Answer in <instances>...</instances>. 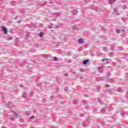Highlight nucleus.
Instances as JSON below:
<instances>
[{"label":"nucleus","mask_w":128,"mask_h":128,"mask_svg":"<svg viewBox=\"0 0 128 128\" xmlns=\"http://www.w3.org/2000/svg\"><path fill=\"white\" fill-rule=\"evenodd\" d=\"M110 82H114V80H112V79H110Z\"/></svg>","instance_id":"24"},{"label":"nucleus","mask_w":128,"mask_h":128,"mask_svg":"<svg viewBox=\"0 0 128 128\" xmlns=\"http://www.w3.org/2000/svg\"><path fill=\"white\" fill-rule=\"evenodd\" d=\"M80 116H84V113H81V114H80Z\"/></svg>","instance_id":"17"},{"label":"nucleus","mask_w":128,"mask_h":128,"mask_svg":"<svg viewBox=\"0 0 128 128\" xmlns=\"http://www.w3.org/2000/svg\"><path fill=\"white\" fill-rule=\"evenodd\" d=\"M90 62L89 60H86L83 61V64H86Z\"/></svg>","instance_id":"9"},{"label":"nucleus","mask_w":128,"mask_h":128,"mask_svg":"<svg viewBox=\"0 0 128 128\" xmlns=\"http://www.w3.org/2000/svg\"><path fill=\"white\" fill-rule=\"evenodd\" d=\"M106 88H110V85L106 84Z\"/></svg>","instance_id":"23"},{"label":"nucleus","mask_w":128,"mask_h":128,"mask_svg":"<svg viewBox=\"0 0 128 128\" xmlns=\"http://www.w3.org/2000/svg\"><path fill=\"white\" fill-rule=\"evenodd\" d=\"M122 116H128V112H122L121 114Z\"/></svg>","instance_id":"7"},{"label":"nucleus","mask_w":128,"mask_h":128,"mask_svg":"<svg viewBox=\"0 0 128 128\" xmlns=\"http://www.w3.org/2000/svg\"><path fill=\"white\" fill-rule=\"evenodd\" d=\"M32 118H34V115L30 118V120H32Z\"/></svg>","instance_id":"18"},{"label":"nucleus","mask_w":128,"mask_h":128,"mask_svg":"<svg viewBox=\"0 0 128 128\" xmlns=\"http://www.w3.org/2000/svg\"><path fill=\"white\" fill-rule=\"evenodd\" d=\"M88 122H84L82 124V126H84V128H86V124Z\"/></svg>","instance_id":"11"},{"label":"nucleus","mask_w":128,"mask_h":128,"mask_svg":"<svg viewBox=\"0 0 128 128\" xmlns=\"http://www.w3.org/2000/svg\"><path fill=\"white\" fill-rule=\"evenodd\" d=\"M57 16H60V13L56 12L53 14V18H56Z\"/></svg>","instance_id":"2"},{"label":"nucleus","mask_w":128,"mask_h":128,"mask_svg":"<svg viewBox=\"0 0 128 128\" xmlns=\"http://www.w3.org/2000/svg\"><path fill=\"white\" fill-rule=\"evenodd\" d=\"M78 50H79V52H82V48H78Z\"/></svg>","instance_id":"19"},{"label":"nucleus","mask_w":128,"mask_h":128,"mask_svg":"<svg viewBox=\"0 0 128 128\" xmlns=\"http://www.w3.org/2000/svg\"><path fill=\"white\" fill-rule=\"evenodd\" d=\"M88 122H90L89 120H88Z\"/></svg>","instance_id":"30"},{"label":"nucleus","mask_w":128,"mask_h":128,"mask_svg":"<svg viewBox=\"0 0 128 128\" xmlns=\"http://www.w3.org/2000/svg\"><path fill=\"white\" fill-rule=\"evenodd\" d=\"M102 62H106V64H108V59H103L102 60Z\"/></svg>","instance_id":"10"},{"label":"nucleus","mask_w":128,"mask_h":128,"mask_svg":"<svg viewBox=\"0 0 128 128\" xmlns=\"http://www.w3.org/2000/svg\"><path fill=\"white\" fill-rule=\"evenodd\" d=\"M122 32H125V30H122Z\"/></svg>","instance_id":"26"},{"label":"nucleus","mask_w":128,"mask_h":128,"mask_svg":"<svg viewBox=\"0 0 128 128\" xmlns=\"http://www.w3.org/2000/svg\"><path fill=\"white\" fill-rule=\"evenodd\" d=\"M8 108H12V106H14V104H12V103L10 102H8Z\"/></svg>","instance_id":"6"},{"label":"nucleus","mask_w":128,"mask_h":128,"mask_svg":"<svg viewBox=\"0 0 128 128\" xmlns=\"http://www.w3.org/2000/svg\"><path fill=\"white\" fill-rule=\"evenodd\" d=\"M20 122H23V121H24V120H23L22 119V118H21V119H20Z\"/></svg>","instance_id":"25"},{"label":"nucleus","mask_w":128,"mask_h":128,"mask_svg":"<svg viewBox=\"0 0 128 128\" xmlns=\"http://www.w3.org/2000/svg\"><path fill=\"white\" fill-rule=\"evenodd\" d=\"M127 96H128V93L127 94Z\"/></svg>","instance_id":"29"},{"label":"nucleus","mask_w":128,"mask_h":128,"mask_svg":"<svg viewBox=\"0 0 128 128\" xmlns=\"http://www.w3.org/2000/svg\"><path fill=\"white\" fill-rule=\"evenodd\" d=\"M14 116L16 118H18V113H14Z\"/></svg>","instance_id":"16"},{"label":"nucleus","mask_w":128,"mask_h":128,"mask_svg":"<svg viewBox=\"0 0 128 128\" xmlns=\"http://www.w3.org/2000/svg\"><path fill=\"white\" fill-rule=\"evenodd\" d=\"M42 36H44V33L42 32L40 34V37L42 38Z\"/></svg>","instance_id":"12"},{"label":"nucleus","mask_w":128,"mask_h":128,"mask_svg":"<svg viewBox=\"0 0 128 128\" xmlns=\"http://www.w3.org/2000/svg\"><path fill=\"white\" fill-rule=\"evenodd\" d=\"M114 12H115V14H118V11L116 9H115L114 10Z\"/></svg>","instance_id":"15"},{"label":"nucleus","mask_w":128,"mask_h":128,"mask_svg":"<svg viewBox=\"0 0 128 128\" xmlns=\"http://www.w3.org/2000/svg\"><path fill=\"white\" fill-rule=\"evenodd\" d=\"M2 128H6V126H2Z\"/></svg>","instance_id":"27"},{"label":"nucleus","mask_w":128,"mask_h":128,"mask_svg":"<svg viewBox=\"0 0 128 128\" xmlns=\"http://www.w3.org/2000/svg\"><path fill=\"white\" fill-rule=\"evenodd\" d=\"M26 94H23V97L24 98H26Z\"/></svg>","instance_id":"21"},{"label":"nucleus","mask_w":128,"mask_h":128,"mask_svg":"<svg viewBox=\"0 0 128 128\" xmlns=\"http://www.w3.org/2000/svg\"><path fill=\"white\" fill-rule=\"evenodd\" d=\"M104 110V108L102 109L103 112H106V110Z\"/></svg>","instance_id":"28"},{"label":"nucleus","mask_w":128,"mask_h":128,"mask_svg":"<svg viewBox=\"0 0 128 128\" xmlns=\"http://www.w3.org/2000/svg\"><path fill=\"white\" fill-rule=\"evenodd\" d=\"M98 70L100 72H104V69H102V67H98Z\"/></svg>","instance_id":"5"},{"label":"nucleus","mask_w":128,"mask_h":128,"mask_svg":"<svg viewBox=\"0 0 128 128\" xmlns=\"http://www.w3.org/2000/svg\"><path fill=\"white\" fill-rule=\"evenodd\" d=\"M72 14H74V16L75 14H78V11L76 10H74L72 12Z\"/></svg>","instance_id":"8"},{"label":"nucleus","mask_w":128,"mask_h":128,"mask_svg":"<svg viewBox=\"0 0 128 128\" xmlns=\"http://www.w3.org/2000/svg\"><path fill=\"white\" fill-rule=\"evenodd\" d=\"M78 42L80 44H84V40L82 38H80L78 40Z\"/></svg>","instance_id":"3"},{"label":"nucleus","mask_w":128,"mask_h":128,"mask_svg":"<svg viewBox=\"0 0 128 128\" xmlns=\"http://www.w3.org/2000/svg\"><path fill=\"white\" fill-rule=\"evenodd\" d=\"M54 62H58V57H54Z\"/></svg>","instance_id":"14"},{"label":"nucleus","mask_w":128,"mask_h":128,"mask_svg":"<svg viewBox=\"0 0 128 128\" xmlns=\"http://www.w3.org/2000/svg\"><path fill=\"white\" fill-rule=\"evenodd\" d=\"M116 32L117 34H120V29H116Z\"/></svg>","instance_id":"13"},{"label":"nucleus","mask_w":128,"mask_h":128,"mask_svg":"<svg viewBox=\"0 0 128 128\" xmlns=\"http://www.w3.org/2000/svg\"><path fill=\"white\" fill-rule=\"evenodd\" d=\"M110 4H112L116 2V0H109Z\"/></svg>","instance_id":"4"},{"label":"nucleus","mask_w":128,"mask_h":128,"mask_svg":"<svg viewBox=\"0 0 128 128\" xmlns=\"http://www.w3.org/2000/svg\"><path fill=\"white\" fill-rule=\"evenodd\" d=\"M123 8L124 9V10H125L126 8V6H123Z\"/></svg>","instance_id":"22"},{"label":"nucleus","mask_w":128,"mask_h":128,"mask_svg":"<svg viewBox=\"0 0 128 128\" xmlns=\"http://www.w3.org/2000/svg\"><path fill=\"white\" fill-rule=\"evenodd\" d=\"M2 32H4V34H7L8 29L6 28V26H2Z\"/></svg>","instance_id":"1"},{"label":"nucleus","mask_w":128,"mask_h":128,"mask_svg":"<svg viewBox=\"0 0 128 128\" xmlns=\"http://www.w3.org/2000/svg\"><path fill=\"white\" fill-rule=\"evenodd\" d=\"M10 120H14V118L12 117Z\"/></svg>","instance_id":"20"}]
</instances>
